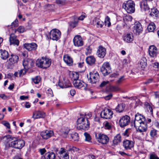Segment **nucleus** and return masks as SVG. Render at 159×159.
Segmentation results:
<instances>
[{
  "label": "nucleus",
  "instance_id": "nucleus-62",
  "mask_svg": "<svg viewBox=\"0 0 159 159\" xmlns=\"http://www.w3.org/2000/svg\"><path fill=\"white\" fill-rule=\"evenodd\" d=\"M28 97L27 96H24L23 95L21 96L20 97V99L21 100H25L26 99H28Z\"/></svg>",
  "mask_w": 159,
  "mask_h": 159
},
{
  "label": "nucleus",
  "instance_id": "nucleus-51",
  "mask_svg": "<svg viewBox=\"0 0 159 159\" xmlns=\"http://www.w3.org/2000/svg\"><path fill=\"white\" fill-rule=\"evenodd\" d=\"M18 20L16 19L12 23L11 25V27H16L18 26Z\"/></svg>",
  "mask_w": 159,
  "mask_h": 159
},
{
  "label": "nucleus",
  "instance_id": "nucleus-40",
  "mask_svg": "<svg viewBox=\"0 0 159 159\" xmlns=\"http://www.w3.org/2000/svg\"><path fill=\"white\" fill-rule=\"evenodd\" d=\"M104 23L105 25L108 27L110 26L111 25L110 18L108 16L105 18Z\"/></svg>",
  "mask_w": 159,
  "mask_h": 159
},
{
  "label": "nucleus",
  "instance_id": "nucleus-43",
  "mask_svg": "<svg viewBox=\"0 0 159 159\" xmlns=\"http://www.w3.org/2000/svg\"><path fill=\"white\" fill-rule=\"evenodd\" d=\"M139 64L140 67L142 70H143L147 66V63L143 60H141Z\"/></svg>",
  "mask_w": 159,
  "mask_h": 159
},
{
  "label": "nucleus",
  "instance_id": "nucleus-34",
  "mask_svg": "<svg viewBox=\"0 0 159 159\" xmlns=\"http://www.w3.org/2000/svg\"><path fill=\"white\" fill-rule=\"evenodd\" d=\"M107 90L110 92H116L119 90V88L116 86L110 85L107 87Z\"/></svg>",
  "mask_w": 159,
  "mask_h": 159
},
{
  "label": "nucleus",
  "instance_id": "nucleus-52",
  "mask_svg": "<svg viewBox=\"0 0 159 159\" xmlns=\"http://www.w3.org/2000/svg\"><path fill=\"white\" fill-rule=\"evenodd\" d=\"M39 151L40 154L43 156L46 152V150L45 148H42L39 149Z\"/></svg>",
  "mask_w": 159,
  "mask_h": 159
},
{
  "label": "nucleus",
  "instance_id": "nucleus-42",
  "mask_svg": "<svg viewBox=\"0 0 159 159\" xmlns=\"http://www.w3.org/2000/svg\"><path fill=\"white\" fill-rule=\"evenodd\" d=\"M132 17L129 15H125L123 17V20L125 22L129 21H131L132 20Z\"/></svg>",
  "mask_w": 159,
  "mask_h": 159
},
{
  "label": "nucleus",
  "instance_id": "nucleus-2",
  "mask_svg": "<svg viewBox=\"0 0 159 159\" xmlns=\"http://www.w3.org/2000/svg\"><path fill=\"white\" fill-rule=\"evenodd\" d=\"M4 138L7 139L9 142V146L12 148L21 149L25 146V142L23 140L17 139L16 138L10 135L5 136Z\"/></svg>",
  "mask_w": 159,
  "mask_h": 159
},
{
  "label": "nucleus",
  "instance_id": "nucleus-26",
  "mask_svg": "<svg viewBox=\"0 0 159 159\" xmlns=\"http://www.w3.org/2000/svg\"><path fill=\"white\" fill-rule=\"evenodd\" d=\"M0 55L1 57L3 59H6L8 57V53L6 50H0Z\"/></svg>",
  "mask_w": 159,
  "mask_h": 159
},
{
  "label": "nucleus",
  "instance_id": "nucleus-58",
  "mask_svg": "<svg viewBox=\"0 0 159 159\" xmlns=\"http://www.w3.org/2000/svg\"><path fill=\"white\" fill-rule=\"evenodd\" d=\"M150 159H159V157L155 155L152 154L150 156Z\"/></svg>",
  "mask_w": 159,
  "mask_h": 159
},
{
  "label": "nucleus",
  "instance_id": "nucleus-46",
  "mask_svg": "<svg viewBox=\"0 0 159 159\" xmlns=\"http://www.w3.org/2000/svg\"><path fill=\"white\" fill-rule=\"evenodd\" d=\"M26 72V69H23L20 70L18 73L19 77L23 76Z\"/></svg>",
  "mask_w": 159,
  "mask_h": 159
},
{
  "label": "nucleus",
  "instance_id": "nucleus-11",
  "mask_svg": "<svg viewBox=\"0 0 159 159\" xmlns=\"http://www.w3.org/2000/svg\"><path fill=\"white\" fill-rule=\"evenodd\" d=\"M91 24L97 28H101L103 26L104 23L99 18L95 17L92 20Z\"/></svg>",
  "mask_w": 159,
  "mask_h": 159
},
{
  "label": "nucleus",
  "instance_id": "nucleus-16",
  "mask_svg": "<svg viewBox=\"0 0 159 159\" xmlns=\"http://www.w3.org/2000/svg\"><path fill=\"white\" fill-rule=\"evenodd\" d=\"M24 47L29 51L35 50L37 47V45L34 43H25L24 45Z\"/></svg>",
  "mask_w": 159,
  "mask_h": 159
},
{
  "label": "nucleus",
  "instance_id": "nucleus-47",
  "mask_svg": "<svg viewBox=\"0 0 159 159\" xmlns=\"http://www.w3.org/2000/svg\"><path fill=\"white\" fill-rule=\"evenodd\" d=\"M131 131V129H126L125 131L123 133L124 136H128L130 132Z\"/></svg>",
  "mask_w": 159,
  "mask_h": 159
},
{
  "label": "nucleus",
  "instance_id": "nucleus-60",
  "mask_svg": "<svg viewBox=\"0 0 159 159\" xmlns=\"http://www.w3.org/2000/svg\"><path fill=\"white\" fill-rule=\"evenodd\" d=\"M48 158L47 153H46L45 155L42 156L41 157V159H48Z\"/></svg>",
  "mask_w": 159,
  "mask_h": 159
},
{
  "label": "nucleus",
  "instance_id": "nucleus-56",
  "mask_svg": "<svg viewBox=\"0 0 159 159\" xmlns=\"http://www.w3.org/2000/svg\"><path fill=\"white\" fill-rule=\"evenodd\" d=\"M47 93L50 95L51 97H53V95L52 90L51 89H48Z\"/></svg>",
  "mask_w": 159,
  "mask_h": 159
},
{
  "label": "nucleus",
  "instance_id": "nucleus-32",
  "mask_svg": "<svg viewBox=\"0 0 159 159\" xmlns=\"http://www.w3.org/2000/svg\"><path fill=\"white\" fill-rule=\"evenodd\" d=\"M121 142V136L120 134H117L114 138L113 140L114 144L116 145Z\"/></svg>",
  "mask_w": 159,
  "mask_h": 159
},
{
  "label": "nucleus",
  "instance_id": "nucleus-6",
  "mask_svg": "<svg viewBox=\"0 0 159 159\" xmlns=\"http://www.w3.org/2000/svg\"><path fill=\"white\" fill-rule=\"evenodd\" d=\"M61 32L59 30L55 29L50 32V37L52 40L57 41L61 38Z\"/></svg>",
  "mask_w": 159,
  "mask_h": 159
},
{
  "label": "nucleus",
  "instance_id": "nucleus-48",
  "mask_svg": "<svg viewBox=\"0 0 159 159\" xmlns=\"http://www.w3.org/2000/svg\"><path fill=\"white\" fill-rule=\"evenodd\" d=\"M24 30L25 29L24 27L20 26L18 27L17 30H15V32H16L17 31L20 33H22L24 31Z\"/></svg>",
  "mask_w": 159,
  "mask_h": 159
},
{
  "label": "nucleus",
  "instance_id": "nucleus-24",
  "mask_svg": "<svg viewBox=\"0 0 159 159\" xmlns=\"http://www.w3.org/2000/svg\"><path fill=\"white\" fill-rule=\"evenodd\" d=\"M63 60L68 66H70L72 65L73 62L72 59L68 55L66 54L64 56Z\"/></svg>",
  "mask_w": 159,
  "mask_h": 159
},
{
  "label": "nucleus",
  "instance_id": "nucleus-1",
  "mask_svg": "<svg viewBox=\"0 0 159 159\" xmlns=\"http://www.w3.org/2000/svg\"><path fill=\"white\" fill-rule=\"evenodd\" d=\"M134 126L138 131H145L147 127L144 117L139 113L136 114L135 116Z\"/></svg>",
  "mask_w": 159,
  "mask_h": 159
},
{
  "label": "nucleus",
  "instance_id": "nucleus-63",
  "mask_svg": "<svg viewBox=\"0 0 159 159\" xmlns=\"http://www.w3.org/2000/svg\"><path fill=\"white\" fill-rule=\"evenodd\" d=\"M85 116L86 118V119H87L90 118L92 116V114L91 113H89L88 114H85Z\"/></svg>",
  "mask_w": 159,
  "mask_h": 159
},
{
  "label": "nucleus",
  "instance_id": "nucleus-14",
  "mask_svg": "<svg viewBox=\"0 0 159 159\" xmlns=\"http://www.w3.org/2000/svg\"><path fill=\"white\" fill-rule=\"evenodd\" d=\"M148 53L151 57H154L157 56L158 53L157 48L154 45H151L149 47L148 49Z\"/></svg>",
  "mask_w": 159,
  "mask_h": 159
},
{
  "label": "nucleus",
  "instance_id": "nucleus-25",
  "mask_svg": "<svg viewBox=\"0 0 159 159\" xmlns=\"http://www.w3.org/2000/svg\"><path fill=\"white\" fill-rule=\"evenodd\" d=\"M124 40L127 43H131L133 40V36L131 33L126 34L123 37Z\"/></svg>",
  "mask_w": 159,
  "mask_h": 159
},
{
  "label": "nucleus",
  "instance_id": "nucleus-21",
  "mask_svg": "<svg viewBox=\"0 0 159 159\" xmlns=\"http://www.w3.org/2000/svg\"><path fill=\"white\" fill-rule=\"evenodd\" d=\"M123 146L126 149H130L134 147V143L132 141L126 140L123 141Z\"/></svg>",
  "mask_w": 159,
  "mask_h": 159
},
{
  "label": "nucleus",
  "instance_id": "nucleus-28",
  "mask_svg": "<svg viewBox=\"0 0 159 159\" xmlns=\"http://www.w3.org/2000/svg\"><path fill=\"white\" fill-rule=\"evenodd\" d=\"M19 60L18 57L16 55H12L9 59V61L13 64L17 62Z\"/></svg>",
  "mask_w": 159,
  "mask_h": 159
},
{
  "label": "nucleus",
  "instance_id": "nucleus-22",
  "mask_svg": "<svg viewBox=\"0 0 159 159\" xmlns=\"http://www.w3.org/2000/svg\"><path fill=\"white\" fill-rule=\"evenodd\" d=\"M142 31V27L141 24L139 22H136L134 26L133 31L134 33L138 34Z\"/></svg>",
  "mask_w": 159,
  "mask_h": 159
},
{
  "label": "nucleus",
  "instance_id": "nucleus-18",
  "mask_svg": "<svg viewBox=\"0 0 159 159\" xmlns=\"http://www.w3.org/2000/svg\"><path fill=\"white\" fill-rule=\"evenodd\" d=\"M9 41L10 44H13L14 45L18 46L19 44V41L16 38V36L13 34H11L9 37Z\"/></svg>",
  "mask_w": 159,
  "mask_h": 159
},
{
  "label": "nucleus",
  "instance_id": "nucleus-33",
  "mask_svg": "<svg viewBox=\"0 0 159 159\" xmlns=\"http://www.w3.org/2000/svg\"><path fill=\"white\" fill-rule=\"evenodd\" d=\"M125 106L123 103H121L118 104L116 107L115 110L116 111L119 112H122L124 110Z\"/></svg>",
  "mask_w": 159,
  "mask_h": 159
},
{
  "label": "nucleus",
  "instance_id": "nucleus-54",
  "mask_svg": "<svg viewBox=\"0 0 159 159\" xmlns=\"http://www.w3.org/2000/svg\"><path fill=\"white\" fill-rule=\"evenodd\" d=\"M157 134L156 131L155 130H152L150 132V135L152 137H154Z\"/></svg>",
  "mask_w": 159,
  "mask_h": 159
},
{
  "label": "nucleus",
  "instance_id": "nucleus-20",
  "mask_svg": "<svg viewBox=\"0 0 159 159\" xmlns=\"http://www.w3.org/2000/svg\"><path fill=\"white\" fill-rule=\"evenodd\" d=\"M45 112L40 111H35L34 112L32 117L34 119L43 118L45 116Z\"/></svg>",
  "mask_w": 159,
  "mask_h": 159
},
{
  "label": "nucleus",
  "instance_id": "nucleus-9",
  "mask_svg": "<svg viewBox=\"0 0 159 159\" xmlns=\"http://www.w3.org/2000/svg\"><path fill=\"white\" fill-rule=\"evenodd\" d=\"M113 112L110 109L106 108L102 111L100 114L102 118L106 119H110L112 117Z\"/></svg>",
  "mask_w": 159,
  "mask_h": 159
},
{
  "label": "nucleus",
  "instance_id": "nucleus-5",
  "mask_svg": "<svg viewBox=\"0 0 159 159\" xmlns=\"http://www.w3.org/2000/svg\"><path fill=\"white\" fill-rule=\"evenodd\" d=\"M135 4L132 0H128L125 2L122 5L123 8L129 13H133L135 11Z\"/></svg>",
  "mask_w": 159,
  "mask_h": 159
},
{
  "label": "nucleus",
  "instance_id": "nucleus-4",
  "mask_svg": "<svg viewBox=\"0 0 159 159\" xmlns=\"http://www.w3.org/2000/svg\"><path fill=\"white\" fill-rule=\"evenodd\" d=\"M77 128L79 129L88 130L89 127V123L85 117H80L77 120Z\"/></svg>",
  "mask_w": 159,
  "mask_h": 159
},
{
  "label": "nucleus",
  "instance_id": "nucleus-39",
  "mask_svg": "<svg viewBox=\"0 0 159 159\" xmlns=\"http://www.w3.org/2000/svg\"><path fill=\"white\" fill-rule=\"evenodd\" d=\"M70 129L68 128H66L65 129L63 130L62 131L61 134L63 137L65 138L66 137Z\"/></svg>",
  "mask_w": 159,
  "mask_h": 159
},
{
  "label": "nucleus",
  "instance_id": "nucleus-29",
  "mask_svg": "<svg viewBox=\"0 0 159 159\" xmlns=\"http://www.w3.org/2000/svg\"><path fill=\"white\" fill-rule=\"evenodd\" d=\"M140 7L142 10L144 11H147L149 9V7L146 1H143L141 2Z\"/></svg>",
  "mask_w": 159,
  "mask_h": 159
},
{
  "label": "nucleus",
  "instance_id": "nucleus-23",
  "mask_svg": "<svg viewBox=\"0 0 159 159\" xmlns=\"http://www.w3.org/2000/svg\"><path fill=\"white\" fill-rule=\"evenodd\" d=\"M106 52V50L105 48L102 47H100L97 51V55L98 57L103 58L105 55Z\"/></svg>",
  "mask_w": 159,
  "mask_h": 159
},
{
  "label": "nucleus",
  "instance_id": "nucleus-17",
  "mask_svg": "<svg viewBox=\"0 0 159 159\" xmlns=\"http://www.w3.org/2000/svg\"><path fill=\"white\" fill-rule=\"evenodd\" d=\"M73 82L74 86L78 89H80L83 87L85 88L87 87V84L82 80H73Z\"/></svg>",
  "mask_w": 159,
  "mask_h": 159
},
{
  "label": "nucleus",
  "instance_id": "nucleus-36",
  "mask_svg": "<svg viewBox=\"0 0 159 159\" xmlns=\"http://www.w3.org/2000/svg\"><path fill=\"white\" fill-rule=\"evenodd\" d=\"M71 138L75 141H78L79 138L78 134L76 133H72L70 135Z\"/></svg>",
  "mask_w": 159,
  "mask_h": 159
},
{
  "label": "nucleus",
  "instance_id": "nucleus-19",
  "mask_svg": "<svg viewBox=\"0 0 159 159\" xmlns=\"http://www.w3.org/2000/svg\"><path fill=\"white\" fill-rule=\"evenodd\" d=\"M57 85L61 88L69 87L70 85L68 80H59Z\"/></svg>",
  "mask_w": 159,
  "mask_h": 159
},
{
  "label": "nucleus",
  "instance_id": "nucleus-49",
  "mask_svg": "<svg viewBox=\"0 0 159 159\" xmlns=\"http://www.w3.org/2000/svg\"><path fill=\"white\" fill-rule=\"evenodd\" d=\"M61 159H69V156L68 152H66L64 155L61 156Z\"/></svg>",
  "mask_w": 159,
  "mask_h": 159
},
{
  "label": "nucleus",
  "instance_id": "nucleus-59",
  "mask_svg": "<svg viewBox=\"0 0 159 159\" xmlns=\"http://www.w3.org/2000/svg\"><path fill=\"white\" fill-rule=\"evenodd\" d=\"M79 150V149L75 147H73L71 148L70 149H69V151H73V152H76L78 151Z\"/></svg>",
  "mask_w": 159,
  "mask_h": 159
},
{
  "label": "nucleus",
  "instance_id": "nucleus-57",
  "mask_svg": "<svg viewBox=\"0 0 159 159\" xmlns=\"http://www.w3.org/2000/svg\"><path fill=\"white\" fill-rule=\"evenodd\" d=\"M109 83V81H103L100 85V87H103L105 86L107 84Z\"/></svg>",
  "mask_w": 159,
  "mask_h": 159
},
{
  "label": "nucleus",
  "instance_id": "nucleus-61",
  "mask_svg": "<svg viewBox=\"0 0 159 159\" xmlns=\"http://www.w3.org/2000/svg\"><path fill=\"white\" fill-rule=\"evenodd\" d=\"M112 97V95L111 94L105 97V99L106 100H109Z\"/></svg>",
  "mask_w": 159,
  "mask_h": 159
},
{
  "label": "nucleus",
  "instance_id": "nucleus-10",
  "mask_svg": "<svg viewBox=\"0 0 159 159\" xmlns=\"http://www.w3.org/2000/svg\"><path fill=\"white\" fill-rule=\"evenodd\" d=\"M130 117L125 115L123 116L119 121V125L121 127H123L128 125L130 123Z\"/></svg>",
  "mask_w": 159,
  "mask_h": 159
},
{
  "label": "nucleus",
  "instance_id": "nucleus-27",
  "mask_svg": "<svg viewBox=\"0 0 159 159\" xmlns=\"http://www.w3.org/2000/svg\"><path fill=\"white\" fill-rule=\"evenodd\" d=\"M86 61L87 64L90 65H93L94 64L95 61V59L93 56H90L87 57Z\"/></svg>",
  "mask_w": 159,
  "mask_h": 159
},
{
  "label": "nucleus",
  "instance_id": "nucleus-44",
  "mask_svg": "<svg viewBox=\"0 0 159 159\" xmlns=\"http://www.w3.org/2000/svg\"><path fill=\"white\" fill-rule=\"evenodd\" d=\"M84 135L85 137V140L87 142H89L90 141L91 138L90 135L87 133H84Z\"/></svg>",
  "mask_w": 159,
  "mask_h": 159
},
{
  "label": "nucleus",
  "instance_id": "nucleus-3",
  "mask_svg": "<svg viewBox=\"0 0 159 159\" xmlns=\"http://www.w3.org/2000/svg\"><path fill=\"white\" fill-rule=\"evenodd\" d=\"M51 64V59L48 58L44 57L39 58L37 60L36 63L37 66L43 69L49 67Z\"/></svg>",
  "mask_w": 159,
  "mask_h": 159
},
{
  "label": "nucleus",
  "instance_id": "nucleus-41",
  "mask_svg": "<svg viewBox=\"0 0 159 159\" xmlns=\"http://www.w3.org/2000/svg\"><path fill=\"white\" fill-rule=\"evenodd\" d=\"M104 125L105 129L109 130L111 128V123L106 121L104 123Z\"/></svg>",
  "mask_w": 159,
  "mask_h": 159
},
{
  "label": "nucleus",
  "instance_id": "nucleus-7",
  "mask_svg": "<svg viewBox=\"0 0 159 159\" xmlns=\"http://www.w3.org/2000/svg\"><path fill=\"white\" fill-rule=\"evenodd\" d=\"M100 70L104 76L109 74L111 71V69L109 63L108 62L104 63L101 68Z\"/></svg>",
  "mask_w": 159,
  "mask_h": 159
},
{
  "label": "nucleus",
  "instance_id": "nucleus-50",
  "mask_svg": "<svg viewBox=\"0 0 159 159\" xmlns=\"http://www.w3.org/2000/svg\"><path fill=\"white\" fill-rule=\"evenodd\" d=\"M66 152H66V149L63 148H60V150L58 152V154L61 155H64Z\"/></svg>",
  "mask_w": 159,
  "mask_h": 159
},
{
  "label": "nucleus",
  "instance_id": "nucleus-37",
  "mask_svg": "<svg viewBox=\"0 0 159 159\" xmlns=\"http://www.w3.org/2000/svg\"><path fill=\"white\" fill-rule=\"evenodd\" d=\"M155 29V25L153 22L151 23L148 26V30L149 32H153Z\"/></svg>",
  "mask_w": 159,
  "mask_h": 159
},
{
  "label": "nucleus",
  "instance_id": "nucleus-45",
  "mask_svg": "<svg viewBox=\"0 0 159 159\" xmlns=\"http://www.w3.org/2000/svg\"><path fill=\"white\" fill-rule=\"evenodd\" d=\"M47 153V155L48 157V159H54L55 158V155L53 152H48Z\"/></svg>",
  "mask_w": 159,
  "mask_h": 159
},
{
  "label": "nucleus",
  "instance_id": "nucleus-55",
  "mask_svg": "<svg viewBox=\"0 0 159 159\" xmlns=\"http://www.w3.org/2000/svg\"><path fill=\"white\" fill-rule=\"evenodd\" d=\"M78 24V21H75L73 22H71L70 23V26L72 28H74L77 26Z\"/></svg>",
  "mask_w": 159,
  "mask_h": 159
},
{
  "label": "nucleus",
  "instance_id": "nucleus-31",
  "mask_svg": "<svg viewBox=\"0 0 159 159\" xmlns=\"http://www.w3.org/2000/svg\"><path fill=\"white\" fill-rule=\"evenodd\" d=\"M89 75L90 80H97L99 78V75L98 72H90Z\"/></svg>",
  "mask_w": 159,
  "mask_h": 159
},
{
  "label": "nucleus",
  "instance_id": "nucleus-12",
  "mask_svg": "<svg viewBox=\"0 0 159 159\" xmlns=\"http://www.w3.org/2000/svg\"><path fill=\"white\" fill-rule=\"evenodd\" d=\"M23 65L25 68L27 69L33 66L34 62L31 59L29 58L24 59L23 61Z\"/></svg>",
  "mask_w": 159,
  "mask_h": 159
},
{
  "label": "nucleus",
  "instance_id": "nucleus-13",
  "mask_svg": "<svg viewBox=\"0 0 159 159\" xmlns=\"http://www.w3.org/2000/svg\"><path fill=\"white\" fill-rule=\"evenodd\" d=\"M54 135L53 132L51 130H46L40 133V135L42 138L45 139H47Z\"/></svg>",
  "mask_w": 159,
  "mask_h": 159
},
{
  "label": "nucleus",
  "instance_id": "nucleus-64",
  "mask_svg": "<svg viewBox=\"0 0 159 159\" xmlns=\"http://www.w3.org/2000/svg\"><path fill=\"white\" fill-rule=\"evenodd\" d=\"M13 76V75L12 74L9 73L7 75V76H6L5 79H10Z\"/></svg>",
  "mask_w": 159,
  "mask_h": 159
},
{
  "label": "nucleus",
  "instance_id": "nucleus-15",
  "mask_svg": "<svg viewBox=\"0 0 159 159\" xmlns=\"http://www.w3.org/2000/svg\"><path fill=\"white\" fill-rule=\"evenodd\" d=\"M75 46L79 47L83 45V42L81 37L80 35H76L75 37L73 40Z\"/></svg>",
  "mask_w": 159,
  "mask_h": 159
},
{
  "label": "nucleus",
  "instance_id": "nucleus-8",
  "mask_svg": "<svg viewBox=\"0 0 159 159\" xmlns=\"http://www.w3.org/2000/svg\"><path fill=\"white\" fill-rule=\"evenodd\" d=\"M98 142L103 144H107L109 141V139L108 136L102 134H98V136H97Z\"/></svg>",
  "mask_w": 159,
  "mask_h": 159
},
{
  "label": "nucleus",
  "instance_id": "nucleus-53",
  "mask_svg": "<svg viewBox=\"0 0 159 159\" xmlns=\"http://www.w3.org/2000/svg\"><path fill=\"white\" fill-rule=\"evenodd\" d=\"M2 124L6 126L8 129H10V126L9 122L6 121H3L2 122Z\"/></svg>",
  "mask_w": 159,
  "mask_h": 159
},
{
  "label": "nucleus",
  "instance_id": "nucleus-35",
  "mask_svg": "<svg viewBox=\"0 0 159 159\" xmlns=\"http://www.w3.org/2000/svg\"><path fill=\"white\" fill-rule=\"evenodd\" d=\"M70 76L72 80H78L79 78V74L76 72H72L70 73Z\"/></svg>",
  "mask_w": 159,
  "mask_h": 159
},
{
  "label": "nucleus",
  "instance_id": "nucleus-30",
  "mask_svg": "<svg viewBox=\"0 0 159 159\" xmlns=\"http://www.w3.org/2000/svg\"><path fill=\"white\" fill-rule=\"evenodd\" d=\"M150 15L151 16L157 17L159 16V11L156 8H153L151 9Z\"/></svg>",
  "mask_w": 159,
  "mask_h": 159
},
{
  "label": "nucleus",
  "instance_id": "nucleus-38",
  "mask_svg": "<svg viewBox=\"0 0 159 159\" xmlns=\"http://www.w3.org/2000/svg\"><path fill=\"white\" fill-rule=\"evenodd\" d=\"M145 105L148 111L150 112L151 114L152 115L153 114V109L152 106L147 102L145 103Z\"/></svg>",
  "mask_w": 159,
  "mask_h": 159
}]
</instances>
